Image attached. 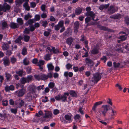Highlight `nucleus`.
<instances>
[{
  "label": "nucleus",
  "instance_id": "nucleus-53",
  "mask_svg": "<svg viewBox=\"0 0 129 129\" xmlns=\"http://www.w3.org/2000/svg\"><path fill=\"white\" fill-rule=\"evenodd\" d=\"M59 110L57 109H55L54 110L53 113L55 115H56L59 114Z\"/></svg>",
  "mask_w": 129,
  "mask_h": 129
},
{
  "label": "nucleus",
  "instance_id": "nucleus-12",
  "mask_svg": "<svg viewBox=\"0 0 129 129\" xmlns=\"http://www.w3.org/2000/svg\"><path fill=\"white\" fill-rule=\"evenodd\" d=\"M3 63L5 66H9L10 64V62L8 58L6 57L4 58L3 59Z\"/></svg>",
  "mask_w": 129,
  "mask_h": 129
},
{
  "label": "nucleus",
  "instance_id": "nucleus-43",
  "mask_svg": "<svg viewBox=\"0 0 129 129\" xmlns=\"http://www.w3.org/2000/svg\"><path fill=\"white\" fill-rule=\"evenodd\" d=\"M10 110L12 113H14V114H16L17 111V108H11V109Z\"/></svg>",
  "mask_w": 129,
  "mask_h": 129
},
{
  "label": "nucleus",
  "instance_id": "nucleus-64",
  "mask_svg": "<svg viewBox=\"0 0 129 129\" xmlns=\"http://www.w3.org/2000/svg\"><path fill=\"white\" fill-rule=\"evenodd\" d=\"M125 49L127 50V52H129V44H127L125 47Z\"/></svg>",
  "mask_w": 129,
  "mask_h": 129
},
{
  "label": "nucleus",
  "instance_id": "nucleus-57",
  "mask_svg": "<svg viewBox=\"0 0 129 129\" xmlns=\"http://www.w3.org/2000/svg\"><path fill=\"white\" fill-rule=\"evenodd\" d=\"M44 85H42L38 86L37 88V89L38 90H40L41 89H44Z\"/></svg>",
  "mask_w": 129,
  "mask_h": 129
},
{
  "label": "nucleus",
  "instance_id": "nucleus-40",
  "mask_svg": "<svg viewBox=\"0 0 129 129\" xmlns=\"http://www.w3.org/2000/svg\"><path fill=\"white\" fill-rule=\"evenodd\" d=\"M23 38L24 41L26 42H28L30 39V37L26 35H24Z\"/></svg>",
  "mask_w": 129,
  "mask_h": 129
},
{
  "label": "nucleus",
  "instance_id": "nucleus-62",
  "mask_svg": "<svg viewBox=\"0 0 129 129\" xmlns=\"http://www.w3.org/2000/svg\"><path fill=\"white\" fill-rule=\"evenodd\" d=\"M48 101V97L46 96H45L44 99L42 100V101L44 103L47 102Z\"/></svg>",
  "mask_w": 129,
  "mask_h": 129
},
{
  "label": "nucleus",
  "instance_id": "nucleus-5",
  "mask_svg": "<svg viewBox=\"0 0 129 129\" xmlns=\"http://www.w3.org/2000/svg\"><path fill=\"white\" fill-rule=\"evenodd\" d=\"M52 75L51 73L48 74L47 75L44 74H41V80H47L49 78H51L52 77Z\"/></svg>",
  "mask_w": 129,
  "mask_h": 129
},
{
  "label": "nucleus",
  "instance_id": "nucleus-21",
  "mask_svg": "<svg viewBox=\"0 0 129 129\" xmlns=\"http://www.w3.org/2000/svg\"><path fill=\"white\" fill-rule=\"evenodd\" d=\"M34 19H30L25 23V24L27 26H28V25H31L32 24L34 23Z\"/></svg>",
  "mask_w": 129,
  "mask_h": 129
},
{
  "label": "nucleus",
  "instance_id": "nucleus-50",
  "mask_svg": "<svg viewBox=\"0 0 129 129\" xmlns=\"http://www.w3.org/2000/svg\"><path fill=\"white\" fill-rule=\"evenodd\" d=\"M125 21L127 25L129 24V17L128 16L125 18Z\"/></svg>",
  "mask_w": 129,
  "mask_h": 129
},
{
  "label": "nucleus",
  "instance_id": "nucleus-20",
  "mask_svg": "<svg viewBox=\"0 0 129 129\" xmlns=\"http://www.w3.org/2000/svg\"><path fill=\"white\" fill-rule=\"evenodd\" d=\"M47 66L49 71H52L54 70V67L52 63H48Z\"/></svg>",
  "mask_w": 129,
  "mask_h": 129
},
{
  "label": "nucleus",
  "instance_id": "nucleus-52",
  "mask_svg": "<svg viewBox=\"0 0 129 129\" xmlns=\"http://www.w3.org/2000/svg\"><path fill=\"white\" fill-rule=\"evenodd\" d=\"M6 77L7 79L8 80H9L11 78V75L9 74H6Z\"/></svg>",
  "mask_w": 129,
  "mask_h": 129
},
{
  "label": "nucleus",
  "instance_id": "nucleus-9",
  "mask_svg": "<svg viewBox=\"0 0 129 129\" xmlns=\"http://www.w3.org/2000/svg\"><path fill=\"white\" fill-rule=\"evenodd\" d=\"M24 101L21 100H17L15 103V105L18 106L19 108H21L22 106L24 105Z\"/></svg>",
  "mask_w": 129,
  "mask_h": 129
},
{
  "label": "nucleus",
  "instance_id": "nucleus-63",
  "mask_svg": "<svg viewBox=\"0 0 129 129\" xmlns=\"http://www.w3.org/2000/svg\"><path fill=\"white\" fill-rule=\"evenodd\" d=\"M73 69L75 72H77L79 70V68L78 67L74 66L73 67Z\"/></svg>",
  "mask_w": 129,
  "mask_h": 129
},
{
  "label": "nucleus",
  "instance_id": "nucleus-45",
  "mask_svg": "<svg viewBox=\"0 0 129 129\" xmlns=\"http://www.w3.org/2000/svg\"><path fill=\"white\" fill-rule=\"evenodd\" d=\"M23 63L25 65H28L29 64V62L27 60V59L26 58H25L24 59Z\"/></svg>",
  "mask_w": 129,
  "mask_h": 129
},
{
  "label": "nucleus",
  "instance_id": "nucleus-29",
  "mask_svg": "<svg viewBox=\"0 0 129 129\" xmlns=\"http://www.w3.org/2000/svg\"><path fill=\"white\" fill-rule=\"evenodd\" d=\"M24 7L25 8V10L27 11H29L30 9L29 6L28 5L27 2H25L23 5Z\"/></svg>",
  "mask_w": 129,
  "mask_h": 129
},
{
  "label": "nucleus",
  "instance_id": "nucleus-17",
  "mask_svg": "<svg viewBox=\"0 0 129 129\" xmlns=\"http://www.w3.org/2000/svg\"><path fill=\"white\" fill-rule=\"evenodd\" d=\"M74 40L73 38L71 37L68 38L66 40V42L67 44L69 45L70 46L71 45L72 42H73Z\"/></svg>",
  "mask_w": 129,
  "mask_h": 129
},
{
  "label": "nucleus",
  "instance_id": "nucleus-10",
  "mask_svg": "<svg viewBox=\"0 0 129 129\" xmlns=\"http://www.w3.org/2000/svg\"><path fill=\"white\" fill-rule=\"evenodd\" d=\"M69 93L68 92H65L63 95H61V99L63 102H65L67 100V96L69 95Z\"/></svg>",
  "mask_w": 129,
  "mask_h": 129
},
{
  "label": "nucleus",
  "instance_id": "nucleus-56",
  "mask_svg": "<svg viewBox=\"0 0 129 129\" xmlns=\"http://www.w3.org/2000/svg\"><path fill=\"white\" fill-rule=\"evenodd\" d=\"M79 22L78 21H77L75 22L74 24V27L79 28Z\"/></svg>",
  "mask_w": 129,
  "mask_h": 129
},
{
  "label": "nucleus",
  "instance_id": "nucleus-47",
  "mask_svg": "<svg viewBox=\"0 0 129 129\" xmlns=\"http://www.w3.org/2000/svg\"><path fill=\"white\" fill-rule=\"evenodd\" d=\"M55 84L53 82H50L48 84L49 87L51 88H53Z\"/></svg>",
  "mask_w": 129,
  "mask_h": 129
},
{
  "label": "nucleus",
  "instance_id": "nucleus-23",
  "mask_svg": "<svg viewBox=\"0 0 129 129\" xmlns=\"http://www.w3.org/2000/svg\"><path fill=\"white\" fill-rule=\"evenodd\" d=\"M14 87L12 85L10 86L9 87L6 86L5 87V89L6 91H9L10 90H12L14 89Z\"/></svg>",
  "mask_w": 129,
  "mask_h": 129
},
{
  "label": "nucleus",
  "instance_id": "nucleus-58",
  "mask_svg": "<svg viewBox=\"0 0 129 129\" xmlns=\"http://www.w3.org/2000/svg\"><path fill=\"white\" fill-rule=\"evenodd\" d=\"M61 95H58L55 97V99L57 100H61Z\"/></svg>",
  "mask_w": 129,
  "mask_h": 129
},
{
  "label": "nucleus",
  "instance_id": "nucleus-26",
  "mask_svg": "<svg viewBox=\"0 0 129 129\" xmlns=\"http://www.w3.org/2000/svg\"><path fill=\"white\" fill-rule=\"evenodd\" d=\"M20 82L22 84H24L27 82L25 77H22L20 80Z\"/></svg>",
  "mask_w": 129,
  "mask_h": 129
},
{
  "label": "nucleus",
  "instance_id": "nucleus-35",
  "mask_svg": "<svg viewBox=\"0 0 129 129\" xmlns=\"http://www.w3.org/2000/svg\"><path fill=\"white\" fill-rule=\"evenodd\" d=\"M127 35H124L121 36L119 37V39L121 41H123L125 40L126 39Z\"/></svg>",
  "mask_w": 129,
  "mask_h": 129
},
{
  "label": "nucleus",
  "instance_id": "nucleus-19",
  "mask_svg": "<svg viewBox=\"0 0 129 129\" xmlns=\"http://www.w3.org/2000/svg\"><path fill=\"white\" fill-rule=\"evenodd\" d=\"M10 26L12 28L15 29L18 27V25L16 23L12 22L10 23Z\"/></svg>",
  "mask_w": 129,
  "mask_h": 129
},
{
  "label": "nucleus",
  "instance_id": "nucleus-55",
  "mask_svg": "<svg viewBox=\"0 0 129 129\" xmlns=\"http://www.w3.org/2000/svg\"><path fill=\"white\" fill-rule=\"evenodd\" d=\"M22 2V0H16L15 1L16 4V5L21 4Z\"/></svg>",
  "mask_w": 129,
  "mask_h": 129
},
{
  "label": "nucleus",
  "instance_id": "nucleus-1",
  "mask_svg": "<svg viewBox=\"0 0 129 129\" xmlns=\"http://www.w3.org/2000/svg\"><path fill=\"white\" fill-rule=\"evenodd\" d=\"M109 106L108 105L102 106L101 109L98 111L100 116H103L104 117L106 116V114L109 110Z\"/></svg>",
  "mask_w": 129,
  "mask_h": 129
},
{
  "label": "nucleus",
  "instance_id": "nucleus-31",
  "mask_svg": "<svg viewBox=\"0 0 129 129\" xmlns=\"http://www.w3.org/2000/svg\"><path fill=\"white\" fill-rule=\"evenodd\" d=\"M25 77L27 82L28 83L31 81L33 78V76L31 75H28L27 77Z\"/></svg>",
  "mask_w": 129,
  "mask_h": 129
},
{
  "label": "nucleus",
  "instance_id": "nucleus-32",
  "mask_svg": "<svg viewBox=\"0 0 129 129\" xmlns=\"http://www.w3.org/2000/svg\"><path fill=\"white\" fill-rule=\"evenodd\" d=\"M82 10L81 8H78L76 10L75 14L77 15H79L82 12Z\"/></svg>",
  "mask_w": 129,
  "mask_h": 129
},
{
  "label": "nucleus",
  "instance_id": "nucleus-36",
  "mask_svg": "<svg viewBox=\"0 0 129 129\" xmlns=\"http://www.w3.org/2000/svg\"><path fill=\"white\" fill-rule=\"evenodd\" d=\"M112 18L114 19H118L119 18L121 17V15L120 14H118L113 16Z\"/></svg>",
  "mask_w": 129,
  "mask_h": 129
},
{
  "label": "nucleus",
  "instance_id": "nucleus-14",
  "mask_svg": "<svg viewBox=\"0 0 129 129\" xmlns=\"http://www.w3.org/2000/svg\"><path fill=\"white\" fill-rule=\"evenodd\" d=\"M73 75V73L71 72H65L64 73V76L66 78L68 76L71 77H72Z\"/></svg>",
  "mask_w": 129,
  "mask_h": 129
},
{
  "label": "nucleus",
  "instance_id": "nucleus-25",
  "mask_svg": "<svg viewBox=\"0 0 129 129\" xmlns=\"http://www.w3.org/2000/svg\"><path fill=\"white\" fill-rule=\"evenodd\" d=\"M9 47V46L8 44L4 43L2 46V49L4 50H6L8 49Z\"/></svg>",
  "mask_w": 129,
  "mask_h": 129
},
{
  "label": "nucleus",
  "instance_id": "nucleus-41",
  "mask_svg": "<svg viewBox=\"0 0 129 129\" xmlns=\"http://www.w3.org/2000/svg\"><path fill=\"white\" fill-rule=\"evenodd\" d=\"M8 102L7 100H3L2 101V104L4 106H7L8 104Z\"/></svg>",
  "mask_w": 129,
  "mask_h": 129
},
{
  "label": "nucleus",
  "instance_id": "nucleus-59",
  "mask_svg": "<svg viewBox=\"0 0 129 129\" xmlns=\"http://www.w3.org/2000/svg\"><path fill=\"white\" fill-rule=\"evenodd\" d=\"M23 73V72L22 71H20L16 72V74H18L19 76H21L22 75Z\"/></svg>",
  "mask_w": 129,
  "mask_h": 129
},
{
  "label": "nucleus",
  "instance_id": "nucleus-3",
  "mask_svg": "<svg viewBox=\"0 0 129 129\" xmlns=\"http://www.w3.org/2000/svg\"><path fill=\"white\" fill-rule=\"evenodd\" d=\"M101 78V74L96 73L93 74V77L92 79V81L94 83H96L100 80Z\"/></svg>",
  "mask_w": 129,
  "mask_h": 129
},
{
  "label": "nucleus",
  "instance_id": "nucleus-24",
  "mask_svg": "<svg viewBox=\"0 0 129 129\" xmlns=\"http://www.w3.org/2000/svg\"><path fill=\"white\" fill-rule=\"evenodd\" d=\"M17 21L19 25H21L23 23V20L21 18H18L17 19Z\"/></svg>",
  "mask_w": 129,
  "mask_h": 129
},
{
  "label": "nucleus",
  "instance_id": "nucleus-60",
  "mask_svg": "<svg viewBox=\"0 0 129 129\" xmlns=\"http://www.w3.org/2000/svg\"><path fill=\"white\" fill-rule=\"evenodd\" d=\"M40 18V16L38 15H36L35 16V18L36 20H39Z\"/></svg>",
  "mask_w": 129,
  "mask_h": 129
},
{
  "label": "nucleus",
  "instance_id": "nucleus-48",
  "mask_svg": "<svg viewBox=\"0 0 129 129\" xmlns=\"http://www.w3.org/2000/svg\"><path fill=\"white\" fill-rule=\"evenodd\" d=\"M30 7L32 8H35L36 5V3L34 2H32L30 3Z\"/></svg>",
  "mask_w": 129,
  "mask_h": 129
},
{
  "label": "nucleus",
  "instance_id": "nucleus-11",
  "mask_svg": "<svg viewBox=\"0 0 129 129\" xmlns=\"http://www.w3.org/2000/svg\"><path fill=\"white\" fill-rule=\"evenodd\" d=\"M44 64V61L43 60H40L38 62L37 65L39 67L40 69L42 70L43 69V67L42 66H43Z\"/></svg>",
  "mask_w": 129,
  "mask_h": 129
},
{
  "label": "nucleus",
  "instance_id": "nucleus-7",
  "mask_svg": "<svg viewBox=\"0 0 129 129\" xmlns=\"http://www.w3.org/2000/svg\"><path fill=\"white\" fill-rule=\"evenodd\" d=\"M11 7L7 3H5L0 9V10H3L4 12H6L7 11L9 10Z\"/></svg>",
  "mask_w": 129,
  "mask_h": 129
},
{
  "label": "nucleus",
  "instance_id": "nucleus-61",
  "mask_svg": "<svg viewBox=\"0 0 129 129\" xmlns=\"http://www.w3.org/2000/svg\"><path fill=\"white\" fill-rule=\"evenodd\" d=\"M42 25L43 26L46 27L48 24V22L47 21H43L42 22Z\"/></svg>",
  "mask_w": 129,
  "mask_h": 129
},
{
  "label": "nucleus",
  "instance_id": "nucleus-37",
  "mask_svg": "<svg viewBox=\"0 0 129 129\" xmlns=\"http://www.w3.org/2000/svg\"><path fill=\"white\" fill-rule=\"evenodd\" d=\"M50 57V55L48 54H47L44 57V59L45 60L48 61L51 58Z\"/></svg>",
  "mask_w": 129,
  "mask_h": 129
},
{
  "label": "nucleus",
  "instance_id": "nucleus-54",
  "mask_svg": "<svg viewBox=\"0 0 129 129\" xmlns=\"http://www.w3.org/2000/svg\"><path fill=\"white\" fill-rule=\"evenodd\" d=\"M38 61L37 59L36 58H35L32 60V62L33 63L36 64L37 65L38 62Z\"/></svg>",
  "mask_w": 129,
  "mask_h": 129
},
{
  "label": "nucleus",
  "instance_id": "nucleus-27",
  "mask_svg": "<svg viewBox=\"0 0 129 129\" xmlns=\"http://www.w3.org/2000/svg\"><path fill=\"white\" fill-rule=\"evenodd\" d=\"M113 64L114 67L115 68L119 67L121 68L123 67V66H121L120 65V63L119 62L116 63L115 62H114Z\"/></svg>",
  "mask_w": 129,
  "mask_h": 129
},
{
  "label": "nucleus",
  "instance_id": "nucleus-15",
  "mask_svg": "<svg viewBox=\"0 0 129 129\" xmlns=\"http://www.w3.org/2000/svg\"><path fill=\"white\" fill-rule=\"evenodd\" d=\"M102 103V102L101 101H99L95 103L93 106L92 107V109L94 111H95L96 108L99 105H101Z\"/></svg>",
  "mask_w": 129,
  "mask_h": 129
},
{
  "label": "nucleus",
  "instance_id": "nucleus-2",
  "mask_svg": "<svg viewBox=\"0 0 129 129\" xmlns=\"http://www.w3.org/2000/svg\"><path fill=\"white\" fill-rule=\"evenodd\" d=\"M73 115L70 113L66 114L64 116V118L65 120L61 119V121L64 123H70L72 121V117Z\"/></svg>",
  "mask_w": 129,
  "mask_h": 129
},
{
  "label": "nucleus",
  "instance_id": "nucleus-38",
  "mask_svg": "<svg viewBox=\"0 0 129 129\" xmlns=\"http://www.w3.org/2000/svg\"><path fill=\"white\" fill-rule=\"evenodd\" d=\"M32 17V16L30 15L29 13L26 15L24 17V19L25 20H27L29 18H30Z\"/></svg>",
  "mask_w": 129,
  "mask_h": 129
},
{
  "label": "nucleus",
  "instance_id": "nucleus-22",
  "mask_svg": "<svg viewBox=\"0 0 129 129\" xmlns=\"http://www.w3.org/2000/svg\"><path fill=\"white\" fill-rule=\"evenodd\" d=\"M2 28L3 29L8 28V25L6 21H4L2 23Z\"/></svg>",
  "mask_w": 129,
  "mask_h": 129
},
{
  "label": "nucleus",
  "instance_id": "nucleus-42",
  "mask_svg": "<svg viewBox=\"0 0 129 129\" xmlns=\"http://www.w3.org/2000/svg\"><path fill=\"white\" fill-rule=\"evenodd\" d=\"M29 30L30 31H34L35 29V27L34 25H30L29 26Z\"/></svg>",
  "mask_w": 129,
  "mask_h": 129
},
{
  "label": "nucleus",
  "instance_id": "nucleus-39",
  "mask_svg": "<svg viewBox=\"0 0 129 129\" xmlns=\"http://www.w3.org/2000/svg\"><path fill=\"white\" fill-rule=\"evenodd\" d=\"M22 38L21 36H19L17 39L15 40V42L16 43H18L21 44V39H22Z\"/></svg>",
  "mask_w": 129,
  "mask_h": 129
},
{
  "label": "nucleus",
  "instance_id": "nucleus-34",
  "mask_svg": "<svg viewBox=\"0 0 129 129\" xmlns=\"http://www.w3.org/2000/svg\"><path fill=\"white\" fill-rule=\"evenodd\" d=\"M34 77L35 79L39 81L41 80V74L40 75H35Z\"/></svg>",
  "mask_w": 129,
  "mask_h": 129
},
{
  "label": "nucleus",
  "instance_id": "nucleus-6",
  "mask_svg": "<svg viewBox=\"0 0 129 129\" xmlns=\"http://www.w3.org/2000/svg\"><path fill=\"white\" fill-rule=\"evenodd\" d=\"M47 49L48 52H50L51 53H57L59 52L58 49H56L55 48L52 46L48 47Z\"/></svg>",
  "mask_w": 129,
  "mask_h": 129
},
{
  "label": "nucleus",
  "instance_id": "nucleus-16",
  "mask_svg": "<svg viewBox=\"0 0 129 129\" xmlns=\"http://www.w3.org/2000/svg\"><path fill=\"white\" fill-rule=\"evenodd\" d=\"M99 46L97 45L91 51V53L93 54H96L98 53Z\"/></svg>",
  "mask_w": 129,
  "mask_h": 129
},
{
  "label": "nucleus",
  "instance_id": "nucleus-51",
  "mask_svg": "<svg viewBox=\"0 0 129 129\" xmlns=\"http://www.w3.org/2000/svg\"><path fill=\"white\" fill-rule=\"evenodd\" d=\"M11 62L13 63H15L17 60L14 57H11Z\"/></svg>",
  "mask_w": 129,
  "mask_h": 129
},
{
  "label": "nucleus",
  "instance_id": "nucleus-4",
  "mask_svg": "<svg viewBox=\"0 0 129 129\" xmlns=\"http://www.w3.org/2000/svg\"><path fill=\"white\" fill-rule=\"evenodd\" d=\"M45 114L43 116V118H45L48 119L49 120L48 121H49L50 119L53 117L52 114L50 111H45Z\"/></svg>",
  "mask_w": 129,
  "mask_h": 129
},
{
  "label": "nucleus",
  "instance_id": "nucleus-30",
  "mask_svg": "<svg viewBox=\"0 0 129 129\" xmlns=\"http://www.w3.org/2000/svg\"><path fill=\"white\" fill-rule=\"evenodd\" d=\"M69 93L73 97H76L77 96L76 92L74 90L70 91Z\"/></svg>",
  "mask_w": 129,
  "mask_h": 129
},
{
  "label": "nucleus",
  "instance_id": "nucleus-49",
  "mask_svg": "<svg viewBox=\"0 0 129 129\" xmlns=\"http://www.w3.org/2000/svg\"><path fill=\"white\" fill-rule=\"evenodd\" d=\"M26 49L25 48H24L22 50V54L23 55H25L26 54Z\"/></svg>",
  "mask_w": 129,
  "mask_h": 129
},
{
  "label": "nucleus",
  "instance_id": "nucleus-44",
  "mask_svg": "<svg viewBox=\"0 0 129 129\" xmlns=\"http://www.w3.org/2000/svg\"><path fill=\"white\" fill-rule=\"evenodd\" d=\"M64 21L63 20H61L59 21L58 25L60 27H63Z\"/></svg>",
  "mask_w": 129,
  "mask_h": 129
},
{
  "label": "nucleus",
  "instance_id": "nucleus-28",
  "mask_svg": "<svg viewBox=\"0 0 129 129\" xmlns=\"http://www.w3.org/2000/svg\"><path fill=\"white\" fill-rule=\"evenodd\" d=\"M118 48L116 49V50L120 52H123L124 48L121 45L118 46Z\"/></svg>",
  "mask_w": 129,
  "mask_h": 129
},
{
  "label": "nucleus",
  "instance_id": "nucleus-8",
  "mask_svg": "<svg viewBox=\"0 0 129 129\" xmlns=\"http://www.w3.org/2000/svg\"><path fill=\"white\" fill-rule=\"evenodd\" d=\"M85 15L86 16H90L91 17L93 20H96L97 19H95L94 17L95 16V14L92 11H90L87 12L85 13Z\"/></svg>",
  "mask_w": 129,
  "mask_h": 129
},
{
  "label": "nucleus",
  "instance_id": "nucleus-13",
  "mask_svg": "<svg viewBox=\"0 0 129 129\" xmlns=\"http://www.w3.org/2000/svg\"><path fill=\"white\" fill-rule=\"evenodd\" d=\"M108 12L109 13L112 14L115 12V8L112 5H111L108 8Z\"/></svg>",
  "mask_w": 129,
  "mask_h": 129
},
{
  "label": "nucleus",
  "instance_id": "nucleus-18",
  "mask_svg": "<svg viewBox=\"0 0 129 129\" xmlns=\"http://www.w3.org/2000/svg\"><path fill=\"white\" fill-rule=\"evenodd\" d=\"M25 92V89L23 88L19 91L18 93V95L19 96H22L24 94Z\"/></svg>",
  "mask_w": 129,
  "mask_h": 129
},
{
  "label": "nucleus",
  "instance_id": "nucleus-46",
  "mask_svg": "<svg viewBox=\"0 0 129 129\" xmlns=\"http://www.w3.org/2000/svg\"><path fill=\"white\" fill-rule=\"evenodd\" d=\"M72 66V65L69 63L67 64L66 65V68L68 70H69L70 69H71Z\"/></svg>",
  "mask_w": 129,
  "mask_h": 129
},
{
  "label": "nucleus",
  "instance_id": "nucleus-33",
  "mask_svg": "<svg viewBox=\"0 0 129 129\" xmlns=\"http://www.w3.org/2000/svg\"><path fill=\"white\" fill-rule=\"evenodd\" d=\"M116 112L113 109H111V115L110 116V118L111 119L113 118V116L116 114Z\"/></svg>",
  "mask_w": 129,
  "mask_h": 129
}]
</instances>
